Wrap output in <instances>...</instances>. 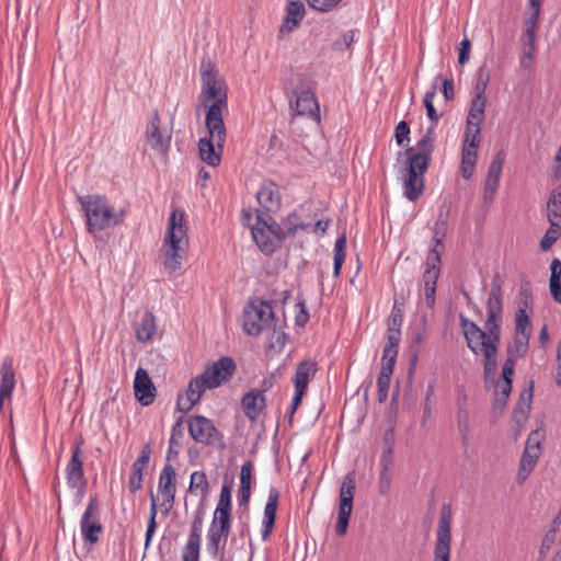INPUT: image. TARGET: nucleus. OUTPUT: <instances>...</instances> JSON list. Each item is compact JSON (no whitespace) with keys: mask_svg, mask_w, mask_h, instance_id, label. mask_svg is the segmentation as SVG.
<instances>
[{"mask_svg":"<svg viewBox=\"0 0 561 561\" xmlns=\"http://www.w3.org/2000/svg\"><path fill=\"white\" fill-rule=\"evenodd\" d=\"M503 314L501 285L492 283L486 302L484 330L473 321L460 316V324L469 350L484 356V375L488 378L497 369V344L500 342V322Z\"/></svg>","mask_w":561,"mask_h":561,"instance_id":"1","label":"nucleus"},{"mask_svg":"<svg viewBox=\"0 0 561 561\" xmlns=\"http://www.w3.org/2000/svg\"><path fill=\"white\" fill-rule=\"evenodd\" d=\"M202 89L198 100L207 107L205 125L208 131V139H213L218 147H224L226 141V127L222 112L227 110V88L225 81L219 77L214 65L202 61L201 65Z\"/></svg>","mask_w":561,"mask_h":561,"instance_id":"2","label":"nucleus"},{"mask_svg":"<svg viewBox=\"0 0 561 561\" xmlns=\"http://www.w3.org/2000/svg\"><path fill=\"white\" fill-rule=\"evenodd\" d=\"M236 371V363L229 356L207 364L202 374L192 378L186 389V398H178V405L182 411H190L202 399L206 390H211L228 382Z\"/></svg>","mask_w":561,"mask_h":561,"instance_id":"3","label":"nucleus"},{"mask_svg":"<svg viewBox=\"0 0 561 561\" xmlns=\"http://www.w3.org/2000/svg\"><path fill=\"white\" fill-rule=\"evenodd\" d=\"M164 268L169 274L181 270L188 249L187 216L179 207H174L168 220L163 238Z\"/></svg>","mask_w":561,"mask_h":561,"instance_id":"4","label":"nucleus"},{"mask_svg":"<svg viewBox=\"0 0 561 561\" xmlns=\"http://www.w3.org/2000/svg\"><path fill=\"white\" fill-rule=\"evenodd\" d=\"M81 210L84 214L87 231L96 233L123 222L125 211L116 209L104 195L89 194L79 196Z\"/></svg>","mask_w":561,"mask_h":561,"instance_id":"5","label":"nucleus"},{"mask_svg":"<svg viewBox=\"0 0 561 561\" xmlns=\"http://www.w3.org/2000/svg\"><path fill=\"white\" fill-rule=\"evenodd\" d=\"M243 328L250 335H257L263 331H272L270 346L283 348L285 345V333L276 330L274 322L273 307L267 301H260L247 306L243 313Z\"/></svg>","mask_w":561,"mask_h":561,"instance_id":"6","label":"nucleus"},{"mask_svg":"<svg viewBox=\"0 0 561 561\" xmlns=\"http://www.w3.org/2000/svg\"><path fill=\"white\" fill-rule=\"evenodd\" d=\"M434 125L430 126L415 147L407 150L409 156L408 171L423 175L428 168L431 156L434 151Z\"/></svg>","mask_w":561,"mask_h":561,"instance_id":"7","label":"nucleus"},{"mask_svg":"<svg viewBox=\"0 0 561 561\" xmlns=\"http://www.w3.org/2000/svg\"><path fill=\"white\" fill-rule=\"evenodd\" d=\"M451 506L449 504H443L436 530L434 561H449L451 549Z\"/></svg>","mask_w":561,"mask_h":561,"instance_id":"8","label":"nucleus"},{"mask_svg":"<svg viewBox=\"0 0 561 561\" xmlns=\"http://www.w3.org/2000/svg\"><path fill=\"white\" fill-rule=\"evenodd\" d=\"M230 528L231 516L213 514V519L206 535V550L213 558L224 554Z\"/></svg>","mask_w":561,"mask_h":561,"instance_id":"9","label":"nucleus"},{"mask_svg":"<svg viewBox=\"0 0 561 561\" xmlns=\"http://www.w3.org/2000/svg\"><path fill=\"white\" fill-rule=\"evenodd\" d=\"M355 488L354 473L350 472L344 477L340 488L337 522L335 526V531L339 536H343L347 531L348 520L353 511Z\"/></svg>","mask_w":561,"mask_h":561,"instance_id":"10","label":"nucleus"},{"mask_svg":"<svg viewBox=\"0 0 561 561\" xmlns=\"http://www.w3.org/2000/svg\"><path fill=\"white\" fill-rule=\"evenodd\" d=\"M192 438L202 445H213L221 440L222 434L214 422L204 415H192L187 421Z\"/></svg>","mask_w":561,"mask_h":561,"instance_id":"11","label":"nucleus"},{"mask_svg":"<svg viewBox=\"0 0 561 561\" xmlns=\"http://www.w3.org/2000/svg\"><path fill=\"white\" fill-rule=\"evenodd\" d=\"M80 530L85 542L90 545L99 542L103 526L99 518V502L95 496H91L89 500L80 520Z\"/></svg>","mask_w":561,"mask_h":561,"instance_id":"12","label":"nucleus"},{"mask_svg":"<svg viewBox=\"0 0 561 561\" xmlns=\"http://www.w3.org/2000/svg\"><path fill=\"white\" fill-rule=\"evenodd\" d=\"M174 480L175 470L170 463H167L160 472L158 482V494L162 497L161 506L164 507L165 513H168L174 504L176 493Z\"/></svg>","mask_w":561,"mask_h":561,"instance_id":"13","label":"nucleus"},{"mask_svg":"<svg viewBox=\"0 0 561 561\" xmlns=\"http://www.w3.org/2000/svg\"><path fill=\"white\" fill-rule=\"evenodd\" d=\"M81 454L80 444H76L72 449L71 458L66 467V479L71 489L82 490L87 484Z\"/></svg>","mask_w":561,"mask_h":561,"instance_id":"14","label":"nucleus"},{"mask_svg":"<svg viewBox=\"0 0 561 561\" xmlns=\"http://www.w3.org/2000/svg\"><path fill=\"white\" fill-rule=\"evenodd\" d=\"M290 107L297 115H305L313 119L316 123L320 122V108L314 94L310 90L300 91L295 102H290Z\"/></svg>","mask_w":561,"mask_h":561,"instance_id":"15","label":"nucleus"},{"mask_svg":"<svg viewBox=\"0 0 561 561\" xmlns=\"http://www.w3.org/2000/svg\"><path fill=\"white\" fill-rule=\"evenodd\" d=\"M134 391L137 400L142 405H149L156 398V387L147 370L139 367L134 379Z\"/></svg>","mask_w":561,"mask_h":561,"instance_id":"16","label":"nucleus"},{"mask_svg":"<svg viewBox=\"0 0 561 561\" xmlns=\"http://www.w3.org/2000/svg\"><path fill=\"white\" fill-rule=\"evenodd\" d=\"M251 233L256 245L263 253L271 254L275 251L276 245L271 234L276 233V231L261 215H257V221L251 228Z\"/></svg>","mask_w":561,"mask_h":561,"instance_id":"17","label":"nucleus"},{"mask_svg":"<svg viewBox=\"0 0 561 561\" xmlns=\"http://www.w3.org/2000/svg\"><path fill=\"white\" fill-rule=\"evenodd\" d=\"M256 201L268 213H275L280 208V193L278 186L271 181L262 183L256 192Z\"/></svg>","mask_w":561,"mask_h":561,"instance_id":"18","label":"nucleus"},{"mask_svg":"<svg viewBox=\"0 0 561 561\" xmlns=\"http://www.w3.org/2000/svg\"><path fill=\"white\" fill-rule=\"evenodd\" d=\"M159 123L160 117L154 114L147 131V140L152 150L159 154H165L170 149L171 135H164L160 130Z\"/></svg>","mask_w":561,"mask_h":561,"instance_id":"19","label":"nucleus"},{"mask_svg":"<svg viewBox=\"0 0 561 561\" xmlns=\"http://www.w3.org/2000/svg\"><path fill=\"white\" fill-rule=\"evenodd\" d=\"M279 500V492L275 486H271L268 490L267 502L264 507L263 520H262V539L266 540L274 528L277 505Z\"/></svg>","mask_w":561,"mask_h":561,"instance_id":"20","label":"nucleus"},{"mask_svg":"<svg viewBox=\"0 0 561 561\" xmlns=\"http://www.w3.org/2000/svg\"><path fill=\"white\" fill-rule=\"evenodd\" d=\"M485 106V96H472L470 108L467 116L466 133L474 134V130L477 129V135L481 134V124L484 119Z\"/></svg>","mask_w":561,"mask_h":561,"instance_id":"21","label":"nucleus"},{"mask_svg":"<svg viewBox=\"0 0 561 561\" xmlns=\"http://www.w3.org/2000/svg\"><path fill=\"white\" fill-rule=\"evenodd\" d=\"M318 371V364L313 359H305L301 360L295 371V376L293 378V382L295 389H300L307 391L308 383L313 379L316 373Z\"/></svg>","mask_w":561,"mask_h":561,"instance_id":"22","label":"nucleus"},{"mask_svg":"<svg viewBox=\"0 0 561 561\" xmlns=\"http://www.w3.org/2000/svg\"><path fill=\"white\" fill-rule=\"evenodd\" d=\"M222 148L218 147V144L213 139L207 137L201 138L198 141L199 158L209 167H217L221 161Z\"/></svg>","mask_w":561,"mask_h":561,"instance_id":"23","label":"nucleus"},{"mask_svg":"<svg viewBox=\"0 0 561 561\" xmlns=\"http://www.w3.org/2000/svg\"><path fill=\"white\" fill-rule=\"evenodd\" d=\"M306 13L305 4L300 0L289 1L286 5V14L280 32H291L304 19Z\"/></svg>","mask_w":561,"mask_h":561,"instance_id":"24","label":"nucleus"},{"mask_svg":"<svg viewBox=\"0 0 561 561\" xmlns=\"http://www.w3.org/2000/svg\"><path fill=\"white\" fill-rule=\"evenodd\" d=\"M265 398L262 391L251 390L247 392L241 401L242 409L250 420H255L264 408Z\"/></svg>","mask_w":561,"mask_h":561,"instance_id":"25","label":"nucleus"},{"mask_svg":"<svg viewBox=\"0 0 561 561\" xmlns=\"http://www.w3.org/2000/svg\"><path fill=\"white\" fill-rule=\"evenodd\" d=\"M539 456L540 453H537L536 448L531 446L525 447L517 472V482L519 484L524 483L535 469Z\"/></svg>","mask_w":561,"mask_h":561,"instance_id":"26","label":"nucleus"},{"mask_svg":"<svg viewBox=\"0 0 561 561\" xmlns=\"http://www.w3.org/2000/svg\"><path fill=\"white\" fill-rule=\"evenodd\" d=\"M157 333L156 318L152 312L146 311L136 327V337L139 342L152 341Z\"/></svg>","mask_w":561,"mask_h":561,"instance_id":"27","label":"nucleus"},{"mask_svg":"<svg viewBox=\"0 0 561 561\" xmlns=\"http://www.w3.org/2000/svg\"><path fill=\"white\" fill-rule=\"evenodd\" d=\"M190 493L201 494L199 510L204 507V503L206 502L209 493V482L207 480L206 473L204 471H194L190 478L188 485Z\"/></svg>","mask_w":561,"mask_h":561,"instance_id":"28","label":"nucleus"},{"mask_svg":"<svg viewBox=\"0 0 561 561\" xmlns=\"http://www.w3.org/2000/svg\"><path fill=\"white\" fill-rule=\"evenodd\" d=\"M15 387V375L13 368V362L7 357L2 362L1 366V385L0 392L2 397H11Z\"/></svg>","mask_w":561,"mask_h":561,"instance_id":"29","label":"nucleus"},{"mask_svg":"<svg viewBox=\"0 0 561 561\" xmlns=\"http://www.w3.org/2000/svg\"><path fill=\"white\" fill-rule=\"evenodd\" d=\"M404 196L410 201H416L423 193L424 180L423 175L408 171L407 178L403 180Z\"/></svg>","mask_w":561,"mask_h":561,"instance_id":"30","label":"nucleus"},{"mask_svg":"<svg viewBox=\"0 0 561 561\" xmlns=\"http://www.w3.org/2000/svg\"><path fill=\"white\" fill-rule=\"evenodd\" d=\"M477 131V129L474 130ZM480 144V135L465 133L461 162L463 164L477 163V150Z\"/></svg>","mask_w":561,"mask_h":561,"instance_id":"31","label":"nucleus"},{"mask_svg":"<svg viewBox=\"0 0 561 561\" xmlns=\"http://www.w3.org/2000/svg\"><path fill=\"white\" fill-rule=\"evenodd\" d=\"M440 275V270H425L423 274L424 288L423 294L428 308L435 305L436 284Z\"/></svg>","mask_w":561,"mask_h":561,"instance_id":"32","label":"nucleus"},{"mask_svg":"<svg viewBox=\"0 0 561 561\" xmlns=\"http://www.w3.org/2000/svg\"><path fill=\"white\" fill-rule=\"evenodd\" d=\"M346 237L343 234L335 240L333 250V275L337 277L346 257Z\"/></svg>","mask_w":561,"mask_h":561,"instance_id":"33","label":"nucleus"},{"mask_svg":"<svg viewBox=\"0 0 561 561\" xmlns=\"http://www.w3.org/2000/svg\"><path fill=\"white\" fill-rule=\"evenodd\" d=\"M548 221H557L561 217V185L552 190L547 202Z\"/></svg>","mask_w":561,"mask_h":561,"instance_id":"34","label":"nucleus"},{"mask_svg":"<svg viewBox=\"0 0 561 561\" xmlns=\"http://www.w3.org/2000/svg\"><path fill=\"white\" fill-rule=\"evenodd\" d=\"M491 71L486 64H482L476 75V81L473 85L474 96H485V91L490 82Z\"/></svg>","mask_w":561,"mask_h":561,"instance_id":"35","label":"nucleus"},{"mask_svg":"<svg viewBox=\"0 0 561 561\" xmlns=\"http://www.w3.org/2000/svg\"><path fill=\"white\" fill-rule=\"evenodd\" d=\"M231 488L227 483H224L214 514L231 516Z\"/></svg>","mask_w":561,"mask_h":561,"instance_id":"36","label":"nucleus"},{"mask_svg":"<svg viewBox=\"0 0 561 561\" xmlns=\"http://www.w3.org/2000/svg\"><path fill=\"white\" fill-rule=\"evenodd\" d=\"M457 425L463 445H468L470 435L469 412L465 405H459L457 412Z\"/></svg>","mask_w":561,"mask_h":561,"instance_id":"37","label":"nucleus"},{"mask_svg":"<svg viewBox=\"0 0 561 561\" xmlns=\"http://www.w3.org/2000/svg\"><path fill=\"white\" fill-rule=\"evenodd\" d=\"M392 373L393 370H391V367L389 365H387L386 367H381L380 369V374L377 380L378 400L380 402H383L388 397Z\"/></svg>","mask_w":561,"mask_h":561,"instance_id":"38","label":"nucleus"},{"mask_svg":"<svg viewBox=\"0 0 561 561\" xmlns=\"http://www.w3.org/2000/svg\"><path fill=\"white\" fill-rule=\"evenodd\" d=\"M157 503L153 493L151 492L150 495V512H149V519L146 530V539H145V548L147 549L152 540V537L157 529Z\"/></svg>","mask_w":561,"mask_h":561,"instance_id":"39","label":"nucleus"},{"mask_svg":"<svg viewBox=\"0 0 561 561\" xmlns=\"http://www.w3.org/2000/svg\"><path fill=\"white\" fill-rule=\"evenodd\" d=\"M530 325L531 322L528 312L525 311V308H518L515 313V333L530 335Z\"/></svg>","mask_w":561,"mask_h":561,"instance_id":"40","label":"nucleus"},{"mask_svg":"<svg viewBox=\"0 0 561 561\" xmlns=\"http://www.w3.org/2000/svg\"><path fill=\"white\" fill-rule=\"evenodd\" d=\"M541 11V2H536V0H530L529 5L527 9V18H526V30H531L533 32H536L539 15Z\"/></svg>","mask_w":561,"mask_h":561,"instance_id":"41","label":"nucleus"},{"mask_svg":"<svg viewBox=\"0 0 561 561\" xmlns=\"http://www.w3.org/2000/svg\"><path fill=\"white\" fill-rule=\"evenodd\" d=\"M560 237V226L557 221L550 222L549 229L546 231L545 236L540 241V248L542 251H548L551 249L553 243Z\"/></svg>","mask_w":561,"mask_h":561,"instance_id":"42","label":"nucleus"},{"mask_svg":"<svg viewBox=\"0 0 561 561\" xmlns=\"http://www.w3.org/2000/svg\"><path fill=\"white\" fill-rule=\"evenodd\" d=\"M504 161H505V154L503 151H500L494 157L493 161L491 162L485 179L500 182Z\"/></svg>","mask_w":561,"mask_h":561,"instance_id":"43","label":"nucleus"},{"mask_svg":"<svg viewBox=\"0 0 561 561\" xmlns=\"http://www.w3.org/2000/svg\"><path fill=\"white\" fill-rule=\"evenodd\" d=\"M436 95V88L433 87L431 90L426 91L424 96V106L426 108V115L427 117L436 124L440 117V115L437 113V111L434 107V98Z\"/></svg>","mask_w":561,"mask_h":561,"instance_id":"44","label":"nucleus"},{"mask_svg":"<svg viewBox=\"0 0 561 561\" xmlns=\"http://www.w3.org/2000/svg\"><path fill=\"white\" fill-rule=\"evenodd\" d=\"M447 231V217L443 214H439L435 225H434V247H442L443 240L446 236Z\"/></svg>","mask_w":561,"mask_h":561,"instance_id":"45","label":"nucleus"},{"mask_svg":"<svg viewBox=\"0 0 561 561\" xmlns=\"http://www.w3.org/2000/svg\"><path fill=\"white\" fill-rule=\"evenodd\" d=\"M308 5L321 13H328L333 11L342 0H306Z\"/></svg>","mask_w":561,"mask_h":561,"instance_id":"46","label":"nucleus"},{"mask_svg":"<svg viewBox=\"0 0 561 561\" xmlns=\"http://www.w3.org/2000/svg\"><path fill=\"white\" fill-rule=\"evenodd\" d=\"M201 541L187 539L183 549V561H199Z\"/></svg>","mask_w":561,"mask_h":561,"instance_id":"47","label":"nucleus"},{"mask_svg":"<svg viewBox=\"0 0 561 561\" xmlns=\"http://www.w3.org/2000/svg\"><path fill=\"white\" fill-rule=\"evenodd\" d=\"M536 32H533L531 30H525L524 34L522 35V53L524 54H535L536 46Z\"/></svg>","mask_w":561,"mask_h":561,"instance_id":"48","label":"nucleus"},{"mask_svg":"<svg viewBox=\"0 0 561 561\" xmlns=\"http://www.w3.org/2000/svg\"><path fill=\"white\" fill-rule=\"evenodd\" d=\"M495 391L497 394V401L505 404L512 391V379H507V381L499 380L495 385Z\"/></svg>","mask_w":561,"mask_h":561,"instance_id":"49","label":"nucleus"},{"mask_svg":"<svg viewBox=\"0 0 561 561\" xmlns=\"http://www.w3.org/2000/svg\"><path fill=\"white\" fill-rule=\"evenodd\" d=\"M440 251L438 250V247H434L427 254L425 270H440Z\"/></svg>","mask_w":561,"mask_h":561,"instance_id":"50","label":"nucleus"},{"mask_svg":"<svg viewBox=\"0 0 561 561\" xmlns=\"http://www.w3.org/2000/svg\"><path fill=\"white\" fill-rule=\"evenodd\" d=\"M397 356H398V347H391V346L385 345L382 359H381V367H386L387 365H389L391 367V370H393Z\"/></svg>","mask_w":561,"mask_h":561,"instance_id":"51","label":"nucleus"},{"mask_svg":"<svg viewBox=\"0 0 561 561\" xmlns=\"http://www.w3.org/2000/svg\"><path fill=\"white\" fill-rule=\"evenodd\" d=\"M556 534L557 528H552L545 535L539 548L540 556L545 557L549 552V550L551 549L552 545L556 541Z\"/></svg>","mask_w":561,"mask_h":561,"instance_id":"52","label":"nucleus"},{"mask_svg":"<svg viewBox=\"0 0 561 561\" xmlns=\"http://www.w3.org/2000/svg\"><path fill=\"white\" fill-rule=\"evenodd\" d=\"M530 335L515 333V351L517 356L522 357L526 354L528 348Z\"/></svg>","mask_w":561,"mask_h":561,"instance_id":"53","label":"nucleus"},{"mask_svg":"<svg viewBox=\"0 0 561 561\" xmlns=\"http://www.w3.org/2000/svg\"><path fill=\"white\" fill-rule=\"evenodd\" d=\"M202 511H203V508L197 510V515H196L195 519L193 520L191 533L188 535V539L201 541L202 526H203V518L201 516Z\"/></svg>","mask_w":561,"mask_h":561,"instance_id":"54","label":"nucleus"},{"mask_svg":"<svg viewBox=\"0 0 561 561\" xmlns=\"http://www.w3.org/2000/svg\"><path fill=\"white\" fill-rule=\"evenodd\" d=\"M499 183L497 181H493V180H484V186H483V201L485 203H490L493 201L494 196H495V193L497 191V187H499Z\"/></svg>","mask_w":561,"mask_h":561,"instance_id":"55","label":"nucleus"},{"mask_svg":"<svg viewBox=\"0 0 561 561\" xmlns=\"http://www.w3.org/2000/svg\"><path fill=\"white\" fill-rule=\"evenodd\" d=\"M252 462L245 461L241 467L240 472V486H250L251 488V476H252Z\"/></svg>","mask_w":561,"mask_h":561,"instance_id":"56","label":"nucleus"},{"mask_svg":"<svg viewBox=\"0 0 561 561\" xmlns=\"http://www.w3.org/2000/svg\"><path fill=\"white\" fill-rule=\"evenodd\" d=\"M410 127L402 121L396 127V139L398 145H403L404 141L409 140Z\"/></svg>","mask_w":561,"mask_h":561,"instance_id":"57","label":"nucleus"},{"mask_svg":"<svg viewBox=\"0 0 561 561\" xmlns=\"http://www.w3.org/2000/svg\"><path fill=\"white\" fill-rule=\"evenodd\" d=\"M390 486H391V477L388 472V469L387 467H385L382 469V471L380 472V478H379V492L381 495H386L388 494V492L390 491Z\"/></svg>","mask_w":561,"mask_h":561,"instance_id":"58","label":"nucleus"},{"mask_svg":"<svg viewBox=\"0 0 561 561\" xmlns=\"http://www.w3.org/2000/svg\"><path fill=\"white\" fill-rule=\"evenodd\" d=\"M183 436L182 419H180L173 426L170 437V447L180 446V440Z\"/></svg>","mask_w":561,"mask_h":561,"instance_id":"59","label":"nucleus"},{"mask_svg":"<svg viewBox=\"0 0 561 561\" xmlns=\"http://www.w3.org/2000/svg\"><path fill=\"white\" fill-rule=\"evenodd\" d=\"M470 41L466 37L463 41L460 42L459 45V55H458V62L460 65H465L470 57Z\"/></svg>","mask_w":561,"mask_h":561,"instance_id":"60","label":"nucleus"},{"mask_svg":"<svg viewBox=\"0 0 561 561\" xmlns=\"http://www.w3.org/2000/svg\"><path fill=\"white\" fill-rule=\"evenodd\" d=\"M142 477L144 474L141 472H136L133 470L129 479H128V490L131 493H135L136 491L141 489L142 485Z\"/></svg>","mask_w":561,"mask_h":561,"instance_id":"61","label":"nucleus"},{"mask_svg":"<svg viewBox=\"0 0 561 561\" xmlns=\"http://www.w3.org/2000/svg\"><path fill=\"white\" fill-rule=\"evenodd\" d=\"M433 396V388L430 387L427 389L425 402L423 404V416H422V423L424 424L432 415V399Z\"/></svg>","mask_w":561,"mask_h":561,"instance_id":"62","label":"nucleus"},{"mask_svg":"<svg viewBox=\"0 0 561 561\" xmlns=\"http://www.w3.org/2000/svg\"><path fill=\"white\" fill-rule=\"evenodd\" d=\"M305 393H306V391H304V390L295 389V393L293 396L291 403L287 410V412L290 415H293L296 412V410L298 409V407L300 405Z\"/></svg>","mask_w":561,"mask_h":561,"instance_id":"63","label":"nucleus"},{"mask_svg":"<svg viewBox=\"0 0 561 561\" xmlns=\"http://www.w3.org/2000/svg\"><path fill=\"white\" fill-rule=\"evenodd\" d=\"M550 280L549 282H556L561 280V261L559 259H553L550 264Z\"/></svg>","mask_w":561,"mask_h":561,"instance_id":"64","label":"nucleus"}]
</instances>
